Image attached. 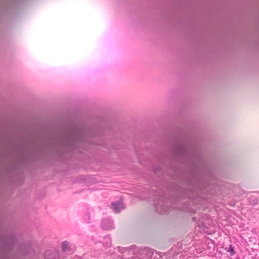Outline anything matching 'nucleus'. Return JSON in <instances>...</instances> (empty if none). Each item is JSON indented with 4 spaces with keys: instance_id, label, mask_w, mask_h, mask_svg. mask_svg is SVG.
<instances>
[{
    "instance_id": "nucleus-6",
    "label": "nucleus",
    "mask_w": 259,
    "mask_h": 259,
    "mask_svg": "<svg viewBox=\"0 0 259 259\" xmlns=\"http://www.w3.org/2000/svg\"><path fill=\"white\" fill-rule=\"evenodd\" d=\"M249 201L252 204H255L257 203V200L254 197H250L249 198Z\"/></svg>"
},
{
    "instance_id": "nucleus-5",
    "label": "nucleus",
    "mask_w": 259,
    "mask_h": 259,
    "mask_svg": "<svg viewBox=\"0 0 259 259\" xmlns=\"http://www.w3.org/2000/svg\"><path fill=\"white\" fill-rule=\"evenodd\" d=\"M62 250L65 251L68 249V243L66 241L63 242L62 244Z\"/></svg>"
},
{
    "instance_id": "nucleus-1",
    "label": "nucleus",
    "mask_w": 259,
    "mask_h": 259,
    "mask_svg": "<svg viewBox=\"0 0 259 259\" xmlns=\"http://www.w3.org/2000/svg\"><path fill=\"white\" fill-rule=\"evenodd\" d=\"M172 152L174 156L179 161L190 165L194 175L205 168L206 163L199 143L193 141L177 144L174 146Z\"/></svg>"
},
{
    "instance_id": "nucleus-7",
    "label": "nucleus",
    "mask_w": 259,
    "mask_h": 259,
    "mask_svg": "<svg viewBox=\"0 0 259 259\" xmlns=\"http://www.w3.org/2000/svg\"><path fill=\"white\" fill-rule=\"evenodd\" d=\"M229 251L232 254H233L234 252V249H233V247H232V245H230V247H229Z\"/></svg>"
},
{
    "instance_id": "nucleus-4",
    "label": "nucleus",
    "mask_w": 259,
    "mask_h": 259,
    "mask_svg": "<svg viewBox=\"0 0 259 259\" xmlns=\"http://www.w3.org/2000/svg\"><path fill=\"white\" fill-rule=\"evenodd\" d=\"M125 208V205L121 199L112 203L111 208L113 210H120L124 209Z\"/></svg>"
},
{
    "instance_id": "nucleus-3",
    "label": "nucleus",
    "mask_w": 259,
    "mask_h": 259,
    "mask_svg": "<svg viewBox=\"0 0 259 259\" xmlns=\"http://www.w3.org/2000/svg\"><path fill=\"white\" fill-rule=\"evenodd\" d=\"M125 252H131L135 255L134 256L128 259H147L150 257L152 255V251L150 249L146 248L139 249L136 246H132L126 248Z\"/></svg>"
},
{
    "instance_id": "nucleus-2",
    "label": "nucleus",
    "mask_w": 259,
    "mask_h": 259,
    "mask_svg": "<svg viewBox=\"0 0 259 259\" xmlns=\"http://www.w3.org/2000/svg\"><path fill=\"white\" fill-rule=\"evenodd\" d=\"M86 141V135L84 130L75 127L58 142L59 145L66 147L75 151L78 147H79Z\"/></svg>"
}]
</instances>
